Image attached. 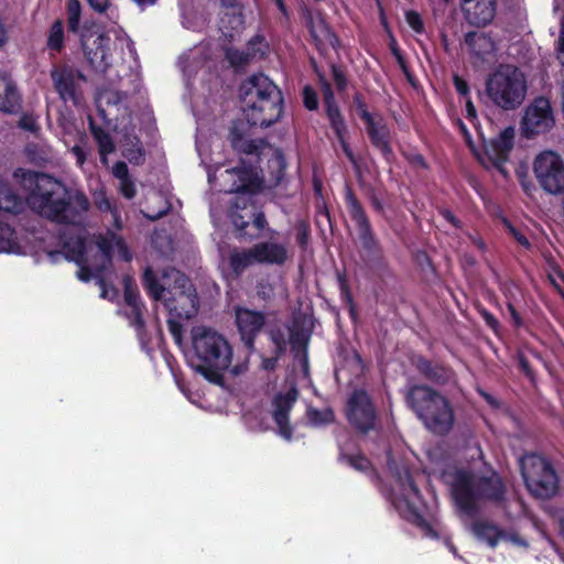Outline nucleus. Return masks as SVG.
<instances>
[{
	"mask_svg": "<svg viewBox=\"0 0 564 564\" xmlns=\"http://www.w3.org/2000/svg\"><path fill=\"white\" fill-rule=\"evenodd\" d=\"M460 9L470 25L485 28L496 17L497 0H460Z\"/></svg>",
	"mask_w": 564,
	"mask_h": 564,
	"instance_id": "nucleus-21",
	"label": "nucleus"
},
{
	"mask_svg": "<svg viewBox=\"0 0 564 564\" xmlns=\"http://www.w3.org/2000/svg\"><path fill=\"white\" fill-rule=\"evenodd\" d=\"M180 321L182 319L171 316L166 322L167 329H170V334L172 335L174 343L177 345H182L183 343V325Z\"/></svg>",
	"mask_w": 564,
	"mask_h": 564,
	"instance_id": "nucleus-56",
	"label": "nucleus"
},
{
	"mask_svg": "<svg viewBox=\"0 0 564 564\" xmlns=\"http://www.w3.org/2000/svg\"><path fill=\"white\" fill-rule=\"evenodd\" d=\"M413 366L424 380L435 386L448 384L454 378L452 367L441 361H432L422 355L415 356Z\"/></svg>",
	"mask_w": 564,
	"mask_h": 564,
	"instance_id": "nucleus-22",
	"label": "nucleus"
},
{
	"mask_svg": "<svg viewBox=\"0 0 564 564\" xmlns=\"http://www.w3.org/2000/svg\"><path fill=\"white\" fill-rule=\"evenodd\" d=\"M51 79L54 91L57 93L59 100L65 105H80L83 98L82 84L86 82V75L80 69L67 64L53 66Z\"/></svg>",
	"mask_w": 564,
	"mask_h": 564,
	"instance_id": "nucleus-14",
	"label": "nucleus"
},
{
	"mask_svg": "<svg viewBox=\"0 0 564 564\" xmlns=\"http://www.w3.org/2000/svg\"><path fill=\"white\" fill-rule=\"evenodd\" d=\"M141 285H143L145 293L155 301L162 300L167 294V290H173V285L166 288L161 284L151 267L144 268L143 275H141Z\"/></svg>",
	"mask_w": 564,
	"mask_h": 564,
	"instance_id": "nucleus-31",
	"label": "nucleus"
},
{
	"mask_svg": "<svg viewBox=\"0 0 564 564\" xmlns=\"http://www.w3.org/2000/svg\"><path fill=\"white\" fill-rule=\"evenodd\" d=\"M346 420L359 433H368L377 421V410L369 393L364 389L350 392L345 409Z\"/></svg>",
	"mask_w": 564,
	"mask_h": 564,
	"instance_id": "nucleus-15",
	"label": "nucleus"
},
{
	"mask_svg": "<svg viewBox=\"0 0 564 564\" xmlns=\"http://www.w3.org/2000/svg\"><path fill=\"white\" fill-rule=\"evenodd\" d=\"M67 28L68 32H76L79 30L82 6L79 0H67Z\"/></svg>",
	"mask_w": 564,
	"mask_h": 564,
	"instance_id": "nucleus-42",
	"label": "nucleus"
},
{
	"mask_svg": "<svg viewBox=\"0 0 564 564\" xmlns=\"http://www.w3.org/2000/svg\"><path fill=\"white\" fill-rule=\"evenodd\" d=\"M234 318L243 347L249 352L254 350V341L264 327L265 315L261 311H253L243 306L234 307Z\"/></svg>",
	"mask_w": 564,
	"mask_h": 564,
	"instance_id": "nucleus-18",
	"label": "nucleus"
},
{
	"mask_svg": "<svg viewBox=\"0 0 564 564\" xmlns=\"http://www.w3.org/2000/svg\"><path fill=\"white\" fill-rule=\"evenodd\" d=\"M130 315L129 318L132 321V325L135 329L144 328V318L142 317V310L144 306H129Z\"/></svg>",
	"mask_w": 564,
	"mask_h": 564,
	"instance_id": "nucleus-62",
	"label": "nucleus"
},
{
	"mask_svg": "<svg viewBox=\"0 0 564 564\" xmlns=\"http://www.w3.org/2000/svg\"><path fill=\"white\" fill-rule=\"evenodd\" d=\"M388 470L399 485L401 501L404 502L411 518H413L416 524H424L425 519L422 517L420 507L417 506L422 501V496L420 488L416 487L414 478L411 475L410 466L389 456Z\"/></svg>",
	"mask_w": 564,
	"mask_h": 564,
	"instance_id": "nucleus-11",
	"label": "nucleus"
},
{
	"mask_svg": "<svg viewBox=\"0 0 564 564\" xmlns=\"http://www.w3.org/2000/svg\"><path fill=\"white\" fill-rule=\"evenodd\" d=\"M302 102L303 107L308 111H315L318 109V95L317 91L310 85H306L302 89Z\"/></svg>",
	"mask_w": 564,
	"mask_h": 564,
	"instance_id": "nucleus-52",
	"label": "nucleus"
},
{
	"mask_svg": "<svg viewBox=\"0 0 564 564\" xmlns=\"http://www.w3.org/2000/svg\"><path fill=\"white\" fill-rule=\"evenodd\" d=\"M122 155L132 165H142L144 163L145 151L138 137L134 135L129 140V144L123 147Z\"/></svg>",
	"mask_w": 564,
	"mask_h": 564,
	"instance_id": "nucleus-37",
	"label": "nucleus"
},
{
	"mask_svg": "<svg viewBox=\"0 0 564 564\" xmlns=\"http://www.w3.org/2000/svg\"><path fill=\"white\" fill-rule=\"evenodd\" d=\"M64 253L65 259L69 261H74L78 264L85 263V242H83L80 239L76 240L74 245H70L69 242L64 243Z\"/></svg>",
	"mask_w": 564,
	"mask_h": 564,
	"instance_id": "nucleus-44",
	"label": "nucleus"
},
{
	"mask_svg": "<svg viewBox=\"0 0 564 564\" xmlns=\"http://www.w3.org/2000/svg\"><path fill=\"white\" fill-rule=\"evenodd\" d=\"M340 463L349 465V467L366 473L372 469L371 460L365 454H347L340 451L339 457Z\"/></svg>",
	"mask_w": 564,
	"mask_h": 564,
	"instance_id": "nucleus-39",
	"label": "nucleus"
},
{
	"mask_svg": "<svg viewBox=\"0 0 564 564\" xmlns=\"http://www.w3.org/2000/svg\"><path fill=\"white\" fill-rule=\"evenodd\" d=\"M514 129L508 126L492 138L486 145V155L495 167L505 174L503 165L508 162L509 153L513 149Z\"/></svg>",
	"mask_w": 564,
	"mask_h": 564,
	"instance_id": "nucleus-20",
	"label": "nucleus"
},
{
	"mask_svg": "<svg viewBox=\"0 0 564 564\" xmlns=\"http://www.w3.org/2000/svg\"><path fill=\"white\" fill-rule=\"evenodd\" d=\"M352 107H355L356 112L359 115L362 122L375 119L372 113L368 111L366 99L360 91H356L355 95H352Z\"/></svg>",
	"mask_w": 564,
	"mask_h": 564,
	"instance_id": "nucleus-50",
	"label": "nucleus"
},
{
	"mask_svg": "<svg viewBox=\"0 0 564 564\" xmlns=\"http://www.w3.org/2000/svg\"><path fill=\"white\" fill-rule=\"evenodd\" d=\"M306 417L308 424L312 426L322 427L335 422V412L330 408L318 410L314 406H308L306 410Z\"/></svg>",
	"mask_w": 564,
	"mask_h": 564,
	"instance_id": "nucleus-35",
	"label": "nucleus"
},
{
	"mask_svg": "<svg viewBox=\"0 0 564 564\" xmlns=\"http://www.w3.org/2000/svg\"><path fill=\"white\" fill-rule=\"evenodd\" d=\"M306 26L319 54H324L327 46L339 50L340 40L324 18L314 21L311 17L307 19Z\"/></svg>",
	"mask_w": 564,
	"mask_h": 564,
	"instance_id": "nucleus-24",
	"label": "nucleus"
},
{
	"mask_svg": "<svg viewBox=\"0 0 564 564\" xmlns=\"http://www.w3.org/2000/svg\"><path fill=\"white\" fill-rule=\"evenodd\" d=\"M225 58L230 63L231 67L247 66L254 57L251 52L238 48H228L225 53Z\"/></svg>",
	"mask_w": 564,
	"mask_h": 564,
	"instance_id": "nucleus-43",
	"label": "nucleus"
},
{
	"mask_svg": "<svg viewBox=\"0 0 564 564\" xmlns=\"http://www.w3.org/2000/svg\"><path fill=\"white\" fill-rule=\"evenodd\" d=\"M270 341L274 345V352L278 354V356H284L286 352V337L285 333L282 328H271L269 333Z\"/></svg>",
	"mask_w": 564,
	"mask_h": 564,
	"instance_id": "nucleus-48",
	"label": "nucleus"
},
{
	"mask_svg": "<svg viewBox=\"0 0 564 564\" xmlns=\"http://www.w3.org/2000/svg\"><path fill=\"white\" fill-rule=\"evenodd\" d=\"M517 359L520 371H522L528 379L534 380L535 375L533 368L530 366L528 358L522 351H518Z\"/></svg>",
	"mask_w": 564,
	"mask_h": 564,
	"instance_id": "nucleus-60",
	"label": "nucleus"
},
{
	"mask_svg": "<svg viewBox=\"0 0 564 564\" xmlns=\"http://www.w3.org/2000/svg\"><path fill=\"white\" fill-rule=\"evenodd\" d=\"M162 278L173 279V289H167V294L161 299L170 316L186 321L193 318L198 313V296L188 278L174 268L163 271Z\"/></svg>",
	"mask_w": 564,
	"mask_h": 564,
	"instance_id": "nucleus-9",
	"label": "nucleus"
},
{
	"mask_svg": "<svg viewBox=\"0 0 564 564\" xmlns=\"http://www.w3.org/2000/svg\"><path fill=\"white\" fill-rule=\"evenodd\" d=\"M257 295L264 302L274 297V285L269 280H260L257 283Z\"/></svg>",
	"mask_w": 564,
	"mask_h": 564,
	"instance_id": "nucleus-57",
	"label": "nucleus"
},
{
	"mask_svg": "<svg viewBox=\"0 0 564 564\" xmlns=\"http://www.w3.org/2000/svg\"><path fill=\"white\" fill-rule=\"evenodd\" d=\"M20 251V243L13 227L0 223V252L15 253Z\"/></svg>",
	"mask_w": 564,
	"mask_h": 564,
	"instance_id": "nucleus-36",
	"label": "nucleus"
},
{
	"mask_svg": "<svg viewBox=\"0 0 564 564\" xmlns=\"http://www.w3.org/2000/svg\"><path fill=\"white\" fill-rule=\"evenodd\" d=\"M454 502L460 513L474 518L479 513L481 498L475 486V475L467 469H458L452 484Z\"/></svg>",
	"mask_w": 564,
	"mask_h": 564,
	"instance_id": "nucleus-17",
	"label": "nucleus"
},
{
	"mask_svg": "<svg viewBox=\"0 0 564 564\" xmlns=\"http://www.w3.org/2000/svg\"><path fill=\"white\" fill-rule=\"evenodd\" d=\"M330 75H333L335 88H337L338 93H345L347 88L345 70L336 64H330Z\"/></svg>",
	"mask_w": 564,
	"mask_h": 564,
	"instance_id": "nucleus-53",
	"label": "nucleus"
},
{
	"mask_svg": "<svg viewBox=\"0 0 564 564\" xmlns=\"http://www.w3.org/2000/svg\"><path fill=\"white\" fill-rule=\"evenodd\" d=\"M312 232V229L310 228V225L307 220H297L295 224V239L297 246H300L301 249L305 250L308 245L310 240V234Z\"/></svg>",
	"mask_w": 564,
	"mask_h": 564,
	"instance_id": "nucleus-49",
	"label": "nucleus"
},
{
	"mask_svg": "<svg viewBox=\"0 0 564 564\" xmlns=\"http://www.w3.org/2000/svg\"><path fill=\"white\" fill-rule=\"evenodd\" d=\"M192 343L195 372L210 383L223 384V372L230 367L232 357L231 346L226 338L212 328L195 326L192 328Z\"/></svg>",
	"mask_w": 564,
	"mask_h": 564,
	"instance_id": "nucleus-3",
	"label": "nucleus"
},
{
	"mask_svg": "<svg viewBox=\"0 0 564 564\" xmlns=\"http://www.w3.org/2000/svg\"><path fill=\"white\" fill-rule=\"evenodd\" d=\"M554 124L550 99L539 96L524 109L520 131L524 138L533 139L535 135L549 132Z\"/></svg>",
	"mask_w": 564,
	"mask_h": 564,
	"instance_id": "nucleus-16",
	"label": "nucleus"
},
{
	"mask_svg": "<svg viewBox=\"0 0 564 564\" xmlns=\"http://www.w3.org/2000/svg\"><path fill=\"white\" fill-rule=\"evenodd\" d=\"M481 500L500 503L505 499V486L501 478L480 477L475 478Z\"/></svg>",
	"mask_w": 564,
	"mask_h": 564,
	"instance_id": "nucleus-27",
	"label": "nucleus"
},
{
	"mask_svg": "<svg viewBox=\"0 0 564 564\" xmlns=\"http://www.w3.org/2000/svg\"><path fill=\"white\" fill-rule=\"evenodd\" d=\"M221 8L229 10L226 15L229 18V23L232 30H238L243 26L245 19L242 13L241 0H219Z\"/></svg>",
	"mask_w": 564,
	"mask_h": 564,
	"instance_id": "nucleus-38",
	"label": "nucleus"
},
{
	"mask_svg": "<svg viewBox=\"0 0 564 564\" xmlns=\"http://www.w3.org/2000/svg\"><path fill=\"white\" fill-rule=\"evenodd\" d=\"M381 23H382L383 28L387 29V31L389 33V39H390L389 40V50H390V53H392L394 58H397L398 62L401 64L402 63V55H401V52H400V48H399L398 41L394 39V36L389 31L388 22L386 21L383 12H381Z\"/></svg>",
	"mask_w": 564,
	"mask_h": 564,
	"instance_id": "nucleus-59",
	"label": "nucleus"
},
{
	"mask_svg": "<svg viewBox=\"0 0 564 564\" xmlns=\"http://www.w3.org/2000/svg\"><path fill=\"white\" fill-rule=\"evenodd\" d=\"M337 281L339 288V295L341 302L348 304L350 316L354 317L356 312L354 311L352 294L349 285V281L346 279L345 272H337Z\"/></svg>",
	"mask_w": 564,
	"mask_h": 564,
	"instance_id": "nucleus-45",
	"label": "nucleus"
},
{
	"mask_svg": "<svg viewBox=\"0 0 564 564\" xmlns=\"http://www.w3.org/2000/svg\"><path fill=\"white\" fill-rule=\"evenodd\" d=\"M93 135H95V140L97 145H99V152L102 156L110 154L115 150V145L111 139V135L108 134L107 131L102 129L93 130Z\"/></svg>",
	"mask_w": 564,
	"mask_h": 564,
	"instance_id": "nucleus-46",
	"label": "nucleus"
},
{
	"mask_svg": "<svg viewBox=\"0 0 564 564\" xmlns=\"http://www.w3.org/2000/svg\"><path fill=\"white\" fill-rule=\"evenodd\" d=\"M485 90L494 106L511 111L523 104L528 83L518 66L501 64L486 78Z\"/></svg>",
	"mask_w": 564,
	"mask_h": 564,
	"instance_id": "nucleus-6",
	"label": "nucleus"
},
{
	"mask_svg": "<svg viewBox=\"0 0 564 564\" xmlns=\"http://www.w3.org/2000/svg\"><path fill=\"white\" fill-rule=\"evenodd\" d=\"M362 122L366 124L367 135L372 147L389 162L393 158V149L390 145V130L384 123L383 118L378 116V119Z\"/></svg>",
	"mask_w": 564,
	"mask_h": 564,
	"instance_id": "nucleus-26",
	"label": "nucleus"
},
{
	"mask_svg": "<svg viewBox=\"0 0 564 564\" xmlns=\"http://www.w3.org/2000/svg\"><path fill=\"white\" fill-rule=\"evenodd\" d=\"M248 52L252 53L254 57L265 58L269 52V44L263 35L257 34L248 41Z\"/></svg>",
	"mask_w": 564,
	"mask_h": 564,
	"instance_id": "nucleus-47",
	"label": "nucleus"
},
{
	"mask_svg": "<svg viewBox=\"0 0 564 564\" xmlns=\"http://www.w3.org/2000/svg\"><path fill=\"white\" fill-rule=\"evenodd\" d=\"M123 299L129 307L142 306L139 289L131 276H123Z\"/></svg>",
	"mask_w": 564,
	"mask_h": 564,
	"instance_id": "nucleus-41",
	"label": "nucleus"
},
{
	"mask_svg": "<svg viewBox=\"0 0 564 564\" xmlns=\"http://www.w3.org/2000/svg\"><path fill=\"white\" fill-rule=\"evenodd\" d=\"M344 200L350 220L355 223L357 234H359L362 262L379 280L393 278V271L383 256L382 247L373 232L366 208L349 184L345 185Z\"/></svg>",
	"mask_w": 564,
	"mask_h": 564,
	"instance_id": "nucleus-5",
	"label": "nucleus"
},
{
	"mask_svg": "<svg viewBox=\"0 0 564 564\" xmlns=\"http://www.w3.org/2000/svg\"><path fill=\"white\" fill-rule=\"evenodd\" d=\"M64 22L62 19L54 21L48 28L46 37V47L52 54H61L64 50Z\"/></svg>",
	"mask_w": 564,
	"mask_h": 564,
	"instance_id": "nucleus-34",
	"label": "nucleus"
},
{
	"mask_svg": "<svg viewBox=\"0 0 564 564\" xmlns=\"http://www.w3.org/2000/svg\"><path fill=\"white\" fill-rule=\"evenodd\" d=\"M290 344L292 349L302 348L303 349V368H307V338L303 335L302 332L291 330L290 333Z\"/></svg>",
	"mask_w": 564,
	"mask_h": 564,
	"instance_id": "nucleus-51",
	"label": "nucleus"
},
{
	"mask_svg": "<svg viewBox=\"0 0 564 564\" xmlns=\"http://www.w3.org/2000/svg\"><path fill=\"white\" fill-rule=\"evenodd\" d=\"M368 202L371 204V208L373 212H376L378 215L383 216L384 215V205L382 202V198H380L375 189L368 191L367 194Z\"/></svg>",
	"mask_w": 564,
	"mask_h": 564,
	"instance_id": "nucleus-63",
	"label": "nucleus"
},
{
	"mask_svg": "<svg viewBox=\"0 0 564 564\" xmlns=\"http://www.w3.org/2000/svg\"><path fill=\"white\" fill-rule=\"evenodd\" d=\"M227 173L232 174V185L230 192L237 195H257L263 191V178L254 171L252 166H237Z\"/></svg>",
	"mask_w": 564,
	"mask_h": 564,
	"instance_id": "nucleus-23",
	"label": "nucleus"
},
{
	"mask_svg": "<svg viewBox=\"0 0 564 564\" xmlns=\"http://www.w3.org/2000/svg\"><path fill=\"white\" fill-rule=\"evenodd\" d=\"M299 391L296 387H291L286 392H279L273 398V420L278 424L280 436L285 441H291L293 429L290 423V412L296 402Z\"/></svg>",
	"mask_w": 564,
	"mask_h": 564,
	"instance_id": "nucleus-19",
	"label": "nucleus"
},
{
	"mask_svg": "<svg viewBox=\"0 0 564 564\" xmlns=\"http://www.w3.org/2000/svg\"><path fill=\"white\" fill-rule=\"evenodd\" d=\"M473 532L478 540L485 541L490 547H496L502 531L496 524L488 521H476L473 524Z\"/></svg>",
	"mask_w": 564,
	"mask_h": 564,
	"instance_id": "nucleus-33",
	"label": "nucleus"
},
{
	"mask_svg": "<svg viewBox=\"0 0 564 564\" xmlns=\"http://www.w3.org/2000/svg\"><path fill=\"white\" fill-rule=\"evenodd\" d=\"M258 264L282 267L288 261V249L284 243L264 241L248 248Z\"/></svg>",
	"mask_w": 564,
	"mask_h": 564,
	"instance_id": "nucleus-25",
	"label": "nucleus"
},
{
	"mask_svg": "<svg viewBox=\"0 0 564 564\" xmlns=\"http://www.w3.org/2000/svg\"><path fill=\"white\" fill-rule=\"evenodd\" d=\"M227 264H229V269L231 271L232 278L237 279L242 276V274L253 264H258V261L254 259L251 251L248 248L238 249L234 248L229 257H227Z\"/></svg>",
	"mask_w": 564,
	"mask_h": 564,
	"instance_id": "nucleus-29",
	"label": "nucleus"
},
{
	"mask_svg": "<svg viewBox=\"0 0 564 564\" xmlns=\"http://www.w3.org/2000/svg\"><path fill=\"white\" fill-rule=\"evenodd\" d=\"M317 78L319 84V89H322L323 94V107L325 117H327L329 127L333 129L335 137L340 144L341 151H344L345 156L348 158L349 162L355 164L356 160L354 159L352 151L350 149L349 143L346 141V121L345 117H343L339 104L335 98L334 90L332 89L330 83L325 78L323 73L317 70Z\"/></svg>",
	"mask_w": 564,
	"mask_h": 564,
	"instance_id": "nucleus-13",
	"label": "nucleus"
},
{
	"mask_svg": "<svg viewBox=\"0 0 564 564\" xmlns=\"http://www.w3.org/2000/svg\"><path fill=\"white\" fill-rule=\"evenodd\" d=\"M68 32L79 37L80 48L93 69H107L109 39L100 31V26L96 22L86 20L84 23H79V30Z\"/></svg>",
	"mask_w": 564,
	"mask_h": 564,
	"instance_id": "nucleus-10",
	"label": "nucleus"
},
{
	"mask_svg": "<svg viewBox=\"0 0 564 564\" xmlns=\"http://www.w3.org/2000/svg\"><path fill=\"white\" fill-rule=\"evenodd\" d=\"M20 107V94L15 84L6 77H0V111L14 113Z\"/></svg>",
	"mask_w": 564,
	"mask_h": 564,
	"instance_id": "nucleus-30",
	"label": "nucleus"
},
{
	"mask_svg": "<svg viewBox=\"0 0 564 564\" xmlns=\"http://www.w3.org/2000/svg\"><path fill=\"white\" fill-rule=\"evenodd\" d=\"M556 58H557V61H560L561 65L564 67V14L561 20L560 39H557Z\"/></svg>",
	"mask_w": 564,
	"mask_h": 564,
	"instance_id": "nucleus-64",
	"label": "nucleus"
},
{
	"mask_svg": "<svg viewBox=\"0 0 564 564\" xmlns=\"http://www.w3.org/2000/svg\"><path fill=\"white\" fill-rule=\"evenodd\" d=\"M405 403L431 433L447 435L454 426V410L447 398L425 383L411 384Z\"/></svg>",
	"mask_w": 564,
	"mask_h": 564,
	"instance_id": "nucleus-4",
	"label": "nucleus"
},
{
	"mask_svg": "<svg viewBox=\"0 0 564 564\" xmlns=\"http://www.w3.org/2000/svg\"><path fill=\"white\" fill-rule=\"evenodd\" d=\"M97 284H99L101 289V299L112 300L118 294V289H116L112 284H108L102 276L97 278Z\"/></svg>",
	"mask_w": 564,
	"mask_h": 564,
	"instance_id": "nucleus-61",
	"label": "nucleus"
},
{
	"mask_svg": "<svg viewBox=\"0 0 564 564\" xmlns=\"http://www.w3.org/2000/svg\"><path fill=\"white\" fill-rule=\"evenodd\" d=\"M405 22L416 34L425 32V25L423 24L421 14L415 10H409L405 12Z\"/></svg>",
	"mask_w": 564,
	"mask_h": 564,
	"instance_id": "nucleus-55",
	"label": "nucleus"
},
{
	"mask_svg": "<svg viewBox=\"0 0 564 564\" xmlns=\"http://www.w3.org/2000/svg\"><path fill=\"white\" fill-rule=\"evenodd\" d=\"M119 193L124 199H132L135 196V185L132 177L119 180Z\"/></svg>",
	"mask_w": 564,
	"mask_h": 564,
	"instance_id": "nucleus-58",
	"label": "nucleus"
},
{
	"mask_svg": "<svg viewBox=\"0 0 564 564\" xmlns=\"http://www.w3.org/2000/svg\"><path fill=\"white\" fill-rule=\"evenodd\" d=\"M519 467L529 491L543 499L555 496L558 477L549 459L538 453H529L520 457Z\"/></svg>",
	"mask_w": 564,
	"mask_h": 564,
	"instance_id": "nucleus-7",
	"label": "nucleus"
},
{
	"mask_svg": "<svg viewBox=\"0 0 564 564\" xmlns=\"http://www.w3.org/2000/svg\"><path fill=\"white\" fill-rule=\"evenodd\" d=\"M13 177L26 198L17 195L7 182L0 180V210L18 215L25 204L32 210L54 224L77 226L90 208L86 194L79 189H70L64 183L47 173L26 169L14 170Z\"/></svg>",
	"mask_w": 564,
	"mask_h": 564,
	"instance_id": "nucleus-1",
	"label": "nucleus"
},
{
	"mask_svg": "<svg viewBox=\"0 0 564 564\" xmlns=\"http://www.w3.org/2000/svg\"><path fill=\"white\" fill-rule=\"evenodd\" d=\"M533 173L544 192L551 195L564 192V162L560 154L545 151L535 156Z\"/></svg>",
	"mask_w": 564,
	"mask_h": 564,
	"instance_id": "nucleus-12",
	"label": "nucleus"
},
{
	"mask_svg": "<svg viewBox=\"0 0 564 564\" xmlns=\"http://www.w3.org/2000/svg\"><path fill=\"white\" fill-rule=\"evenodd\" d=\"M119 238L120 236L111 229H107L106 234L100 235L99 238H97V248H99L104 259L107 261L112 260L113 248Z\"/></svg>",
	"mask_w": 564,
	"mask_h": 564,
	"instance_id": "nucleus-40",
	"label": "nucleus"
},
{
	"mask_svg": "<svg viewBox=\"0 0 564 564\" xmlns=\"http://www.w3.org/2000/svg\"><path fill=\"white\" fill-rule=\"evenodd\" d=\"M229 217L234 235L243 241L259 239L267 227L264 212L252 195H237L230 208Z\"/></svg>",
	"mask_w": 564,
	"mask_h": 564,
	"instance_id": "nucleus-8",
	"label": "nucleus"
},
{
	"mask_svg": "<svg viewBox=\"0 0 564 564\" xmlns=\"http://www.w3.org/2000/svg\"><path fill=\"white\" fill-rule=\"evenodd\" d=\"M240 98L249 126L268 128L280 121L285 105L283 95L268 75L258 73L245 78Z\"/></svg>",
	"mask_w": 564,
	"mask_h": 564,
	"instance_id": "nucleus-2",
	"label": "nucleus"
},
{
	"mask_svg": "<svg viewBox=\"0 0 564 564\" xmlns=\"http://www.w3.org/2000/svg\"><path fill=\"white\" fill-rule=\"evenodd\" d=\"M503 226H506L508 234L512 236L513 239H516L517 243H519L520 247L530 250L531 242L529 241V238L524 236L519 229H517L516 226H513L509 220H503Z\"/></svg>",
	"mask_w": 564,
	"mask_h": 564,
	"instance_id": "nucleus-54",
	"label": "nucleus"
},
{
	"mask_svg": "<svg viewBox=\"0 0 564 564\" xmlns=\"http://www.w3.org/2000/svg\"><path fill=\"white\" fill-rule=\"evenodd\" d=\"M465 45H467L476 57L486 59L496 51V43L491 36L476 31H469L465 34Z\"/></svg>",
	"mask_w": 564,
	"mask_h": 564,
	"instance_id": "nucleus-28",
	"label": "nucleus"
},
{
	"mask_svg": "<svg viewBox=\"0 0 564 564\" xmlns=\"http://www.w3.org/2000/svg\"><path fill=\"white\" fill-rule=\"evenodd\" d=\"M230 143L235 151L247 155H259V143L253 139L246 138L237 126H232L230 130Z\"/></svg>",
	"mask_w": 564,
	"mask_h": 564,
	"instance_id": "nucleus-32",
	"label": "nucleus"
}]
</instances>
